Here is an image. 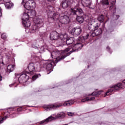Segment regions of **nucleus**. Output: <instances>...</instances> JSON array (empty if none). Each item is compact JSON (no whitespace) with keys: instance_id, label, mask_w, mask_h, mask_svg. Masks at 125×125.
<instances>
[{"instance_id":"47","label":"nucleus","mask_w":125,"mask_h":125,"mask_svg":"<svg viewBox=\"0 0 125 125\" xmlns=\"http://www.w3.org/2000/svg\"><path fill=\"white\" fill-rule=\"evenodd\" d=\"M8 112H9V113L10 114V112H9V110H8Z\"/></svg>"},{"instance_id":"5","label":"nucleus","mask_w":125,"mask_h":125,"mask_svg":"<svg viewBox=\"0 0 125 125\" xmlns=\"http://www.w3.org/2000/svg\"><path fill=\"white\" fill-rule=\"evenodd\" d=\"M70 11L72 13L73 15L77 16V21L79 23L82 24L83 22V12L82 8H79V3H78L74 8H71Z\"/></svg>"},{"instance_id":"52","label":"nucleus","mask_w":125,"mask_h":125,"mask_svg":"<svg viewBox=\"0 0 125 125\" xmlns=\"http://www.w3.org/2000/svg\"><path fill=\"white\" fill-rule=\"evenodd\" d=\"M106 22H107V21H105V23H106Z\"/></svg>"},{"instance_id":"23","label":"nucleus","mask_w":125,"mask_h":125,"mask_svg":"<svg viewBox=\"0 0 125 125\" xmlns=\"http://www.w3.org/2000/svg\"><path fill=\"white\" fill-rule=\"evenodd\" d=\"M34 67L35 68V70L40 72L41 71V63L40 62H35L34 63Z\"/></svg>"},{"instance_id":"30","label":"nucleus","mask_w":125,"mask_h":125,"mask_svg":"<svg viewBox=\"0 0 125 125\" xmlns=\"http://www.w3.org/2000/svg\"><path fill=\"white\" fill-rule=\"evenodd\" d=\"M40 35H41V37H42V39H43V38H45L46 37H47V33H46L45 32V33H42L40 34Z\"/></svg>"},{"instance_id":"40","label":"nucleus","mask_w":125,"mask_h":125,"mask_svg":"<svg viewBox=\"0 0 125 125\" xmlns=\"http://www.w3.org/2000/svg\"><path fill=\"white\" fill-rule=\"evenodd\" d=\"M116 16V17H117V19H119V17H120V16L119 15H114V17Z\"/></svg>"},{"instance_id":"39","label":"nucleus","mask_w":125,"mask_h":125,"mask_svg":"<svg viewBox=\"0 0 125 125\" xmlns=\"http://www.w3.org/2000/svg\"><path fill=\"white\" fill-rule=\"evenodd\" d=\"M2 81V77H1V75H0V82H1Z\"/></svg>"},{"instance_id":"14","label":"nucleus","mask_w":125,"mask_h":125,"mask_svg":"<svg viewBox=\"0 0 125 125\" xmlns=\"http://www.w3.org/2000/svg\"><path fill=\"white\" fill-rule=\"evenodd\" d=\"M34 22L35 24L38 25L39 27H42L43 23V20L42 17H37L35 19H34Z\"/></svg>"},{"instance_id":"15","label":"nucleus","mask_w":125,"mask_h":125,"mask_svg":"<svg viewBox=\"0 0 125 125\" xmlns=\"http://www.w3.org/2000/svg\"><path fill=\"white\" fill-rule=\"evenodd\" d=\"M60 40H61V42H60L59 44L61 45L62 43H64L68 39V35L67 34L64 33L63 34H61L59 36Z\"/></svg>"},{"instance_id":"2","label":"nucleus","mask_w":125,"mask_h":125,"mask_svg":"<svg viewBox=\"0 0 125 125\" xmlns=\"http://www.w3.org/2000/svg\"><path fill=\"white\" fill-rule=\"evenodd\" d=\"M47 11L48 18L51 19L52 22L57 21V20H59V22L62 24H68L70 22V18L69 16L67 15H62L60 8H58V12H55V11L53 10V7L49 6L47 7Z\"/></svg>"},{"instance_id":"42","label":"nucleus","mask_w":125,"mask_h":125,"mask_svg":"<svg viewBox=\"0 0 125 125\" xmlns=\"http://www.w3.org/2000/svg\"><path fill=\"white\" fill-rule=\"evenodd\" d=\"M48 1H54L55 0H47Z\"/></svg>"},{"instance_id":"29","label":"nucleus","mask_w":125,"mask_h":125,"mask_svg":"<svg viewBox=\"0 0 125 125\" xmlns=\"http://www.w3.org/2000/svg\"><path fill=\"white\" fill-rule=\"evenodd\" d=\"M29 13L31 15V16H36V11L34 10L30 11Z\"/></svg>"},{"instance_id":"25","label":"nucleus","mask_w":125,"mask_h":125,"mask_svg":"<svg viewBox=\"0 0 125 125\" xmlns=\"http://www.w3.org/2000/svg\"><path fill=\"white\" fill-rule=\"evenodd\" d=\"M40 74H35L31 78L32 81L34 82V81H36V79H38V78H40L41 77Z\"/></svg>"},{"instance_id":"8","label":"nucleus","mask_w":125,"mask_h":125,"mask_svg":"<svg viewBox=\"0 0 125 125\" xmlns=\"http://www.w3.org/2000/svg\"><path fill=\"white\" fill-rule=\"evenodd\" d=\"M102 93V91H100L98 92H93L92 93V94H89V95H86L84 96H93V97H86L84 99H83L81 100V102L82 103H84V102H86L87 101H93L94 99H95V97L94 96H97L98 95H100L101 93Z\"/></svg>"},{"instance_id":"13","label":"nucleus","mask_w":125,"mask_h":125,"mask_svg":"<svg viewBox=\"0 0 125 125\" xmlns=\"http://www.w3.org/2000/svg\"><path fill=\"white\" fill-rule=\"evenodd\" d=\"M36 71L35 63L32 62L29 64L27 68L25 69V73L27 74H31V75H34V73L36 72Z\"/></svg>"},{"instance_id":"38","label":"nucleus","mask_w":125,"mask_h":125,"mask_svg":"<svg viewBox=\"0 0 125 125\" xmlns=\"http://www.w3.org/2000/svg\"><path fill=\"white\" fill-rule=\"evenodd\" d=\"M21 110H22V108H18L17 109L18 112H20V111H21Z\"/></svg>"},{"instance_id":"50","label":"nucleus","mask_w":125,"mask_h":125,"mask_svg":"<svg viewBox=\"0 0 125 125\" xmlns=\"http://www.w3.org/2000/svg\"><path fill=\"white\" fill-rule=\"evenodd\" d=\"M59 27H60V25L59 24Z\"/></svg>"},{"instance_id":"51","label":"nucleus","mask_w":125,"mask_h":125,"mask_svg":"<svg viewBox=\"0 0 125 125\" xmlns=\"http://www.w3.org/2000/svg\"><path fill=\"white\" fill-rule=\"evenodd\" d=\"M42 49H43V47H42Z\"/></svg>"},{"instance_id":"32","label":"nucleus","mask_w":125,"mask_h":125,"mask_svg":"<svg viewBox=\"0 0 125 125\" xmlns=\"http://www.w3.org/2000/svg\"><path fill=\"white\" fill-rule=\"evenodd\" d=\"M7 38V36H6V34L3 33L1 35V39L2 40H5Z\"/></svg>"},{"instance_id":"37","label":"nucleus","mask_w":125,"mask_h":125,"mask_svg":"<svg viewBox=\"0 0 125 125\" xmlns=\"http://www.w3.org/2000/svg\"><path fill=\"white\" fill-rule=\"evenodd\" d=\"M2 13H1V8L0 7V17H1Z\"/></svg>"},{"instance_id":"36","label":"nucleus","mask_w":125,"mask_h":125,"mask_svg":"<svg viewBox=\"0 0 125 125\" xmlns=\"http://www.w3.org/2000/svg\"><path fill=\"white\" fill-rule=\"evenodd\" d=\"M32 46L33 48H35V49H37V48H38V47H37L36 45H34V44H32Z\"/></svg>"},{"instance_id":"4","label":"nucleus","mask_w":125,"mask_h":125,"mask_svg":"<svg viewBox=\"0 0 125 125\" xmlns=\"http://www.w3.org/2000/svg\"><path fill=\"white\" fill-rule=\"evenodd\" d=\"M74 103L75 101L71 100L70 101L64 102L63 104H62V103H55L48 105L44 106V108L45 109V110H46V111H50L51 110L58 109V108H60V107H62V106H64V107L72 106V105H73V104Z\"/></svg>"},{"instance_id":"44","label":"nucleus","mask_w":125,"mask_h":125,"mask_svg":"<svg viewBox=\"0 0 125 125\" xmlns=\"http://www.w3.org/2000/svg\"><path fill=\"white\" fill-rule=\"evenodd\" d=\"M10 111H13V108H12L10 110Z\"/></svg>"},{"instance_id":"31","label":"nucleus","mask_w":125,"mask_h":125,"mask_svg":"<svg viewBox=\"0 0 125 125\" xmlns=\"http://www.w3.org/2000/svg\"><path fill=\"white\" fill-rule=\"evenodd\" d=\"M8 117V116H5L4 117L2 118V119L0 120V124H2V123H3V121H4V120H6Z\"/></svg>"},{"instance_id":"27","label":"nucleus","mask_w":125,"mask_h":125,"mask_svg":"<svg viewBox=\"0 0 125 125\" xmlns=\"http://www.w3.org/2000/svg\"><path fill=\"white\" fill-rule=\"evenodd\" d=\"M105 19V18L104 17V16L103 15H101L99 16L98 18V20L100 22H104V20Z\"/></svg>"},{"instance_id":"45","label":"nucleus","mask_w":125,"mask_h":125,"mask_svg":"<svg viewBox=\"0 0 125 125\" xmlns=\"http://www.w3.org/2000/svg\"><path fill=\"white\" fill-rule=\"evenodd\" d=\"M14 117H16V115H15L13 117H12V118H14Z\"/></svg>"},{"instance_id":"48","label":"nucleus","mask_w":125,"mask_h":125,"mask_svg":"<svg viewBox=\"0 0 125 125\" xmlns=\"http://www.w3.org/2000/svg\"><path fill=\"white\" fill-rule=\"evenodd\" d=\"M1 1H2V0H0V2Z\"/></svg>"},{"instance_id":"26","label":"nucleus","mask_w":125,"mask_h":125,"mask_svg":"<svg viewBox=\"0 0 125 125\" xmlns=\"http://www.w3.org/2000/svg\"><path fill=\"white\" fill-rule=\"evenodd\" d=\"M40 28H41V26H39L38 24L35 23V25L32 26V30L33 32H35L34 31H38Z\"/></svg>"},{"instance_id":"10","label":"nucleus","mask_w":125,"mask_h":125,"mask_svg":"<svg viewBox=\"0 0 125 125\" xmlns=\"http://www.w3.org/2000/svg\"><path fill=\"white\" fill-rule=\"evenodd\" d=\"M16 80H18L20 83H24L29 80V76L27 75L26 73H23L21 74H15Z\"/></svg>"},{"instance_id":"28","label":"nucleus","mask_w":125,"mask_h":125,"mask_svg":"<svg viewBox=\"0 0 125 125\" xmlns=\"http://www.w3.org/2000/svg\"><path fill=\"white\" fill-rule=\"evenodd\" d=\"M101 3H102L103 5H109V1H108V0H103L101 1Z\"/></svg>"},{"instance_id":"46","label":"nucleus","mask_w":125,"mask_h":125,"mask_svg":"<svg viewBox=\"0 0 125 125\" xmlns=\"http://www.w3.org/2000/svg\"><path fill=\"white\" fill-rule=\"evenodd\" d=\"M103 26L104 27V26H105V23H104Z\"/></svg>"},{"instance_id":"7","label":"nucleus","mask_w":125,"mask_h":125,"mask_svg":"<svg viewBox=\"0 0 125 125\" xmlns=\"http://www.w3.org/2000/svg\"><path fill=\"white\" fill-rule=\"evenodd\" d=\"M125 88V80L123 81V84L121 83H118L117 84L112 86L105 93L106 95H110L112 92H115L116 90H118L119 88Z\"/></svg>"},{"instance_id":"3","label":"nucleus","mask_w":125,"mask_h":125,"mask_svg":"<svg viewBox=\"0 0 125 125\" xmlns=\"http://www.w3.org/2000/svg\"><path fill=\"white\" fill-rule=\"evenodd\" d=\"M89 37V34H87L86 36L81 37L78 39L77 42L75 44H73L72 47L70 48L68 47L65 50L62 52V54H64V53H66V52H68V51H70V53H72V52H75V51H79V50H81L83 48V44L82 42H84V41L85 40H87Z\"/></svg>"},{"instance_id":"35","label":"nucleus","mask_w":125,"mask_h":125,"mask_svg":"<svg viewBox=\"0 0 125 125\" xmlns=\"http://www.w3.org/2000/svg\"><path fill=\"white\" fill-rule=\"evenodd\" d=\"M67 115L69 116V117H72V116H74V113L72 112H68Z\"/></svg>"},{"instance_id":"20","label":"nucleus","mask_w":125,"mask_h":125,"mask_svg":"<svg viewBox=\"0 0 125 125\" xmlns=\"http://www.w3.org/2000/svg\"><path fill=\"white\" fill-rule=\"evenodd\" d=\"M67 45H70L68 47H72V45H74V38H67L65 41Z\"/></svg>"},{"instance_id":"16","label":"nucleus","mask_w":125,"mask_h":125,"mask_svg":"<svg viewBox=\"0 0 125 125\" xmlns=\"http://www.w3.org/2000/svg\"><path fill=\"white\" fill-rule=\"evenodd\" d=\"M82 28L81 27H75L72 29L71 32L76 36H80L82 33Z\"/></svg>"},{"instance_id":"34","label":"nucleus","mask_w":125,"mask_h":125,"mask_svg":"<svg viewBox=\"0 0 125 125\" xmlns=\"http://www.w3.org/2000/svg\"><path fill=\"white\" fill-rule=\"evenodd\" d=\"M6 58H7V59H10V54L7 53L6 54Z\"/></svg>"},{"instance_id":"21","label":"nucleus","mask_w":125,"mask_h":125,"mask_svg":"<svg viewBox=\"0 0 125 125\" xmlns=\"http://www.w3.org/2000/svg\"><path fill=\"white\" fill-rule=\"evenodd\" d=\"M71 4V1L70 0H63L62 1V6L63 8H67Z\"/></svg>"},{"instance_id":"24","label":"nucleus","mask_w":125,"mask_h":125,"mask_svg":"<svg viewBox=\"0 0 125 125\" xmlns=\"http://www.w3.org/2000/svg\"><path fill=\"white\" fill-rule=\"evenodd\" d=\"M14 70V66L13 65H9L7 66V70L8 73H11Z\"/></svg>"},{"instance_id":"6","label":"nucleus","mask_w":125,"mask_h":125,"mask_svg":"<svg viewBox=\"0 0 125 125\" xmlns=\"http://www.w3.org/2000/svg\"><path fill=\"white\" fill-rule=\"evenodd\" d=\"M65 113L64 112H59L57 115H53L47 118L46 119L42 120L40 122L41 125H43L45 123H48V122H51L53 120H56V119H63L65 118Z\"/></svg>"},{"instance_id":"17","label":"nucleus","mask_w":125,"mask_h":125,"mask_svg":"<svg viewBox=\"0 0 125 125\" xmlns=\"http://www.w3.org/2000/svg\"><path fill=\"white\" fill-rule=\"evenodd\" d=\"M82 3L84 6L89 7V8L94 9V7H90L92 5V0H83Z\"/></svg>"},{"instance_id":"22","label":"nucleus","mask_w":125,"mask_h":125,"mask_svg":"<svg viewBox=\"0 0 125 125\" xmlns=\"http://www.w3.org/2000/svg\"><path fill=\"white\" fill-rule=\"evenodd\" d=\"M4 5L7 9H10L13 6V3L10 1H8L5 2Z\"/></svg>"},{"instance_id":"49","label":"nucleus","mask_w":125,"mask_h":125,"mask_svg":"<svg viewBox=\"0 0 125 125\" xmlns=\"http://www.w3.org/2000/svg\"><path fill=\"white\" fill-rule=\"evenodd\" d=\"M111 7H112V6H111L110 7V8H111Z\"/></svg>"},{"instance_id":"1","label":"nucleus","mask_w":125,"mask_h":125,"mask_svg":"<svg viewBox=\"0 0 125 125\" xmlns=\"http://www.w3.org/2000/svg\"><path fill=\"white\" fill-rule=\"evenodd\" d=\"M61 56V52L58 51V50H55L53 51L51 53V56L52 58H54V60H47L43 62V67L44 68H45L46 69L47 71L49 72L47 73V75H48L49 73H51L52 71H53V66H56V64L59 62V61H61V60H62V59H64V58H66V56H62L60 57Z\"/></svg>"},{"instance_id":"33","label":"nucleus","mask_w":125,"mask_h":125,"mask_svg":"<svg viewBox=\"0 0 125 125\" xmlns=\"http://www.w3.org/2000/svg\"><path fill=\"white\" fill-rule=\"evenodd\" d=\"M110 3L112 4L113 5H115L116 4V0H111L110 1Z\"/></svg>"},{"instance_id":"9","label":"nucleus","mask_w":125,"mask_h":125,"mask_svg":"<svg viewBox=\"0 0 125 125\" xmlns=\"http://www.w3.org/2000/svg\"><path fill=\"white\" fill-rule=\"evenodd\" d=\"M99 24L96 21V20L90 19L88 23V29L90 31L91 34L93 32L95 28H98Z\"/></svg>"},{"instance_id":"41","label":"nucleus","mask_w":125,"mask_h":125,"mask_svg":"<svg viewBox=\"0 0 125 125\" xmlns=\"http://www.w3.org/2000/svg\"><path fill=\"white\" fill-rule=\"evenodd\" d=\"M106 49H107L108 51L110 50V47H109V46H107V47H106Z\"/></svg>"},{"instance_id":"19","label":"nucleus","mask_w":125,"mask_h":125,"mask_svg":"<svg viewBox=\"0 0 125 125\" xmlns=\"http://www.w3.org/2000/svg\"><path fill=\"white\" fill-rule=\"evenodd\" d=\"M50 38L51 41H56L59 39V34L57 32H53L50 34Z\"/></svg>"},{"instance_id":"11","label":"nucleus","mask_w":125,"mask_h":125,"mask_svg":"<svg viewBox=\"0 0 125 125\" xmlns=\"http://www.w3.org/2000/svg\"><path fill=\"white\" fill-rule=\"evenodd\" d=\"M22 25L25 28H29L31 26V22L29 21V14L24 13L22 16Z\"/></svg>"},{"instance_id":"12","label":"nucleus","mask_w":125,"mask_h":125,"mask_svg":"<svg viewBox=\"0 0 125 125\" xmlns=\"http://www.w3.org/2000/svg\"><path fill=\"white\" fill-rule=\"evenodd\" d=\"M24 8L27 10H30L31 8H34L36 7V3L33 0H29L26 2H24V0L21 2Z\"/></svg>"},{"instance_id":"43","label":"nucleus","mask_w":125,"mask_h":125,"mask_svg":"<svg viewBox=\"0 0 125 125\" xmlns=\"http://www.w3.org/2000/svg\"><path fill=\"white\" fill-rule=\"evenodd\" d=\"M14 84H11V85H9V86L11 87V86H12V85H14Z\"/></svg>"},{"instance_id":"18","label":"nucleus","mask_w":125,"mask_h":125,"mask_svg":"<svg viewBox=\"0 0 125 125\" xmlns=\"http://www.w3.org/2000/svg\"><path fill=\"white\" fill-rule=\"evenodd\" d=\"M102 33V30L100 28H95L93 31V32L91 33V36H93V37H94V36H99V35H101Z\"/></svg>"}]
</instances>
